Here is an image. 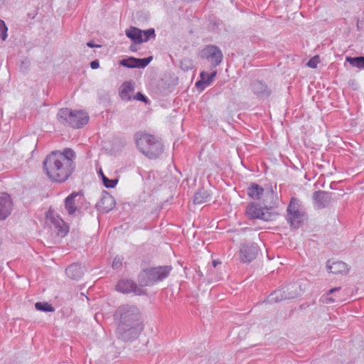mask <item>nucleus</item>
<instances>
[{"mask_svg":"<svg viewBox=\"0 0 364 364\" xmlns=\"http://www.w3.org/2000/svg\"><path fill=\"white\" fill-rule=\"evenodd\" d=\"M75 153L70 148L63 151H54L48 154L43 161V168L48 178L55 182L65 181L75 169Z\"/></svg>","mask_w":364,"mask_h":364,"instance_id":"f257e3e1","label":"nucleus"},{"mask_svg":"<svg viewBox=\"0 0 364 364\" xmlns=\"http://www.w3.org/2000/svg\"><path fill=\"white\" fill-rule=\"evenodd\" d=\"M136 144L139 150L147 158L155 159L164 151L161 140L146 133H137L135 135Z\"/></svg>","mask_w":364,"mask_h":364,"instance_id":"f03ea898","label":"nucleus"},{"mask_svg":"<svg viewBox=\"0 0 364 364\" xmlns=\"http://www.w3.org/2000/svg\"><path fill=\"white\" fill-rule=\"evenodd\" d=\"M121 325L142 326L141 314L138 307L134 305L122 304L119 306L114 315Z\"/></svg>","mask_w":364,"mask_h":364,"instance_id":"7ed1b4c3","label":"nucleus"},{"mask_svg":"<svg viewBox=\"0 0 364 364\" xmlns=\"http://www.w3.org/2000/svg\"><path fill=\"white\" fill-rule=\"evenodd\" d=\"M171 270V266H159L144 269L138 276L139 284L140 287L151 286L166 279Z\"/></svg>","mask_w":364,"mask_h":364,"instance_id":"20e7f679","label":"nucleus"},{"mask_svg":"<svg viewBox=\"0 0 364 364\" xmlns=\"http://www.w3.org/2000/svg\"><path fill=\"white\" fill-rule=\"evenodd\" d=\"M57 117L60 123L75 129L82 127L89 121V116L85 112L73 111L68 108L60 109L58 112Z\"/></svg>","mask_w":364,"mask_h":364,"instance_id":"39448f33","label":"nucleus"},{"mask_svg":"<svg viewBox=\"0 0 364 364\" xmlns=\"http://www.w3.org/2000/svg\"><path fill=\"white\" fill-rule=\"evenodd\" d=\"M304 291L301 282L297 281L272 292L267 299L268 303H277L284 299H291L301 295Z\"/></svg>","mask_w":364,"mask_h":364,"instance_id":"423d86ee","label":"nucleus"},{"mask_svg":"<svg viewBox=\"0 0 364 364\" xmlns=\"http://www.w3.org/2000/svg\"><path fill=\"white\" fill-rule=\"evenodd\" d=\"M246 213L250 219H260L264 221L274 220L277 215L276 211H269L264 206L261 207L259 204L255 203H251L247 206Z\"/></svg>","mask_w":364,"mask_h":364,"instance_id":"0eeeda50","label":"nucleus"},{"mask_svg":"<svg viewBox=\"0 0 364 364\" xmlns=\"http://www.w3.org/2000/svg\"><path fill=\"white\" fill-rule=\"evenodd\" d=\"M142 329V326L118 324L116 335L124 342H132L138 338Z\"/></svg>","mask_w":364,"mask_h":364,"instance_id":"6e6552de","label":"nucleus"},{"mask_svg":"<svg viewBox=\"0 0 364 364\" xmlns=\"http://www.w3.org/2000/svg\"><path fill=\"white\" fill-rule=\"evenodd\" d=\"M304 215L299 210V200L292 198L287 208V220L290 225L298 228L304 220Z\"/></svg>","mask_w":364,"mask_h":364,"instance_id":"1a4fd4ad","label":"nucleus"},{"mask_svg":"<svg viewBox=\"0 0 364 364\" xmlns=\"http://www.w3.org/2000/svg\"><path fill=\"white\" fill-rule=\"evenodd\" d=\"M200 55L210 62L213 68L219 65L223 58L221 50L215 45L206 46L200 50Z\"/></svg>","mask_w":364,"mask_h":364,"instance_id":"9d476101","label":"nucleus"},{"mask_svg":"<svg viewBox=\"0 0 364 364\" xmlns=\"http://www.w3.org/2000/svg\"><path fill=\"white\" fill-rule=\"evenodd\" d=\"M259 247L255 242H244L240 248V259L243 263H250L257 256Z\"/></svg>","mask_w":364,"mask_h":364,"instance_id":"9b49d317","label":"nucleus"},{"mask_svg":"<svg viewBox=\"0 0 364 364\" xmlns=\"http://www.w3.org/2000/svg\"><path fill=\"white\" fill-rule=\"evenodd\" d=\"M263 195L262 203L264 208L269 211H275L274 209L277 206L278 198L271 184L265 186Z\"/></svg>","mask_w":364,"mask_h":364,"instance_id":"f8f14e48","label":"nucleus"},{"mask_svg":"<svg viewBox=\"0 0 364 364\" xmlns=\"http://www.w3.org/2000/svg\"><path fill=\"white\" fill-rule=\"evenodd\" d=\"M116 289L123 294L134 292L136 295H141L144 293V291L131 279H122L119 281L116 286Z\"/></svg>","mask_w":364,"mask_h":364,"instance_id":"ddd939ff","label":"nucleus"},{"mask_svg":"<svg viewBox=\"0 0 364 364\" xmlns=\"http://www.w3.org/2000/svg\"><path fill=\"white\" fill-rule=\"evenodd\" d=\"M152 59V56L144 58L129 57L121 60L119 61V65L128 68H144L150 63Z\"/></svg>","mask_w":364,"mask_h":364,"instance_id":"4468645a","label":"nucleus"},{"mask_svg":"<svg viewBox=\"0 0 364 364\" xmlns=\"http://www.w3.org/2000/svg\"><path fill=\"white\" fill-rule=\"evenodd\" d=\"M331 193L324 191H316L314 192L312 198L314 206L317 209L326 208L331 202Z\"/></svg>","mask_w":364,"mask_h":364,"instance_id":"2eb2a0df","label":"nucleus"},{"mask_svg":"<svg viewBox=\"0 0 364 364\" xmlns=\"http://www.w3.org/2000/svg\"><path fill=\"white\" fill-rule=\"evenodd\" d=\"M251 87L253 93L259 100H264L269 97L272 93V91L268 87L267 85L261 80H257L253 81Z\"/></svg>","mask_w":364,"mask_h":364,"instance_id":"dca6fc26","label":"nucleus"},{"mask_svg":"<svg viewBox=\"0 0 364 364\" xmlns=\"http://www.w3.org/2000/svg\"><path fill=\"white\" fill-rule=\"evenodd\" d=\"M13 203L11 197L7 193H3L0 197V220H5L12 210Z\"/></svg>","mask_w":364,"mask_h":364,"instance_id":"f3484780","label":"nucleus"},{"mask_svg":"<svg viewBox=\"0 0 364 364\" xmlns=\"http://www.w3.org/2000/svg\"><path fill=\"white\" fill-rule=\"evenodd\" d=\"M326 267L329 272L334 274H347L349 271L347 264L342 261L329 259L327 261Z\"/></svg>","mask_w":364,"mask_h":364,"instance_id":"a211bd4d","label":"nucleus"},{"mask_svg":"<svg viewBox=\"0 0 364 364\" xmlns=\"http://www.w3.org/2000/svg\"><path fill=\"white\" fill-rule=\"evenodd\" d=\"M85 269L79 263H73L65 269L67 276L73 280H79L82 277Z\"/></svg>","mask_w":364,"mask_h":364,"instance_id":"6ab92c4d","label":"nucleus"},{"mask_svg":"<svg viewBox=\"0 0 364 364\" xmlns=\"http://www.w3.org/2000/svg\"><path fill=\"white\" fill-rule=\"evenodd\" d=\"M53 228L57 231L58 235L64 237L68 232V226L60 218L50 217L49 218Z\"/></svg>","mask_w":364,"mask_h":364,"instance_id":"aec40b11","label":"nucleus"},{"mask_svg":"<svg viewBox=\"0 0 364 364\" xmlns=\"http://www.w3.org/2000/svg\"><path fill=\"white\" fill-rule=\"evenodd\" d=\"M114 205L115 201L114 198L107 193L102 197L100 202L96 205V207L99 209L101 208L103 212L107 213L114 208Z\"/></svg>","mask_w":364,"mask_h":364,"instance_id":"412c9836","label":"nucleus"},{"mask_svg":"<svg viewBox=\"0 0 364 364\" xmlns=\"http://www.w3.org/2000/svg\"><path fill=\"white\" fill-rule=\"evenodd\" d=\"M125 34L127 36V38H129L134 44H140L143 43L142 30L136 27L130 26L129 28L126 29Z\"/></svg>","mask_w":364,"mask_h":364,"instance_id":"4be33fe9","label":"nucleus"},{"mask_svg":"<svg viewBox=\"0 0 364 364\" xmlns=\"http://www.w3.org/2000/svg\"><path fill=\"white\" fill-rule=\"evenodd\" d=\"M265 187L262 188L255 183H251L248 186L247 191L249 197L254 200H259L263 196Z\"/></svg>","mask_w":364,"mask_h":364,"instance_id":"5701e85b","label":"nucleus"},{"mask_svg":"<svg viewBox=\"0 0 364 364\" xmlns=\"http://www.w3.org/2000/svg\"><path fill=\"white\" fill-rule=\"evenodd\" d=\"M134 90L133 84L131 82L127 81L122 85L119 95L123 100L129 101L132 99V94Z\"/></svg>","mask_w":364,"mask_h":364,"instance_id":"b1692460","label":"nucleus"},{"mask_svg":"<svg viewBox=\"0 0 364 364\" xmlns=\"http://www.w3.org/2000/svg\"><path fill=\"white\" fill-rule=\"evenodd\" d=\"M77 196L81 197V195L78 193L73 192L65 200V206L70 215L73 214L77 210L75 206V198Z\"/></svg>","mask_w":364,"mask_h":364,"instance_id":"393cba45","label":"nucleus"},{"mask_svg":"<svg viewBox=\"0 0 364 364\" xmlns=\"http://www.w3.org/2000/svg\"><path fill=\"white\" fill-rule=\"evenodd\" d=\"M210 198V195L208 191L201 188L195 193L193 203L194 204H202L207 202Z\"/></svg>","mask_w":364,"mask_h":364,"instance_id":"a878e982","label":"nucleus"},{"mask_svg":"<svg viewBox=\"0 0 364 364\" xmlns=\"http://www.w3.org/2000/svg\"><path fill=\"white\" fill-rule=\"evenodd\" d=\"M346 61L353 67H355L359 69H364V56L347 57Z\"/></svg>","mask_w":364,"mask_h":364,"instance_id":"bb28decb","label":"nucleus"},{"mask_svg":"<svg viewBox=\"0 0 364 364\" xmlns=\"http://www.w3.org/2000/svg\"><path fill=\"white\" fill-rule=\"evenodd\" d=\"M35 308L38 311L44 312H53L55 311L54 307L48 302H36Z\"/></svg>","mask_w":364,"mask_h":364,"instance_id":"cd10ccee","label":"nucleus"},{"mask_svg":"<svg viewBox=\"0 0 364 364\" xmlns=\"http://www.w3.org/2000/svg\"><path fill=\"white\" fill-rule=\"evenodd\" d=\"M217 74V71H213L211 73L206 72H201L200 74V78L204 81L205 85H209L213 81V78Z\"/></svg>","mask_w":364,"mask_h":364,"instance_id":"c85d7f7f","label":"nucleus"},{"mask_svg":"<svg viewBox=\"0 0 364 364\" xmlns=\"http://www.w3.org/2000/svg\"><path fill=\"white\" fill-rule=\"evenodd\" d=\"M142 41L144 42H147L150 39H154L156 37L155 30L154 28H149L147 30L142 31Z\"/></svg>","mask_w":364,"mask_h":364,"instance_id":"c756f323","label":"nucleus"},{"mask_svg":"<svg viewBox=\"0 0 364 364\" xmlns=\"http://www.w3.org/2000/svg\"><path fill=\"white\" fill-rule=\"evenodd\" d=\"M102 179L103 185L106 188H114L118 182L117 179H109L107 176H105L104 174H102Z\"/></svg>","mask_w":364,"mask_h":364,"instance_id":"7c9ffc66","label":"nucleus"},{"mask_svg":"<svg viewBox=\"0 0 364 364\" xmlns=\"http://www.w3.org/2000/svg\"><path fill=\"white\" fill-rule=\"evenodd\" d=\"M8 28L4 21L0 19V38L2 41H5L8 36Z\"/></svg>","mask_w":364,"mask_h":364,"instance_id":"2f4dec72","label":"nucleus"},{"mask_svg":"<svg viewBox=\"0 0 364 364\" xmlns=\"http://www.w3.org/2000/svg\"><path fill=\"white\" fill-rule=\"evenodd\" d=\"M221 25V21L219 19L213 18L210 21L209 24V28L211 31L218 30Z\"/></svg>","mask_w":364,"mask_h":364,"instance_id":"473e14b6","label":"nucleus"},{"mask_svg":"<svg viewBox=\"0 0 364 364\" xmlns=\"http://www.w3.org/2000/svg\"><path fill=\"white\" fill-rule=\"evenodd\" d=\"M123 257L120 256H117L113 260L112 267L113 269H118L122 265Z\"/></svg>","mask_w":364,"mask_h":364,"instance_id":"72a5a7b5","label":"nucleus"},{"mask_svg":"<svg viewBox=\"0 0 364 364\" xmlns=\"http://www.w3.org/2000/svg\"><path fill=\"white\" fill-rule=\"evenodd\" d=\"M318 56H315L312 58H311L308 63H307V65L309 67V68H316V66H317V63H318Z\"/></svg>","mask_w":364,"mask_h":364,"instance_id":"f704fd0d","label":"nucleus"},{"mask_svg":"<svg viewBox=\"0 0 364 364\" xmlns=\"http://www.w3.org/2000/svg\"><path fill=\"white\" fill-rule=\"evenodd\" d=\"M134 99L136 100L145 102L147 101L146 97L145 95H144L142 93H141L140 92L136 93V95L134 97Z\"/></svg>","mask_w":364,"mask_h":364,"instance_id":"c9c22d12","label":"nucleus"},{"mask_svg":"<svg viewBox=\"0 0 364 364\" xmlns=\"http://www.w3.org/2000/svg\"><path fill=\"white\" fill-rule=\"evenodd\" d=\"M341 299L335 296H327L326 298V301L327 303H333V302H336V301H341Z\"/></svg>","mask_w":364,"mask_h":364,"instance_id":"e433bc0d","label":"nucleus"},{"mask_svg":"<svg viewBox=\"0 0 364 364\" xmlns=\"http://www.w3.org/2000/svg\"><path fill=\"white\" fill-rule=\"evenodd\" d=\"M205 83L204 82V81L200 78V80L197 81L196 83V87L198 88V89H204V87H205Z\"/></svg>","mask_w":364,"mask_h":364,"instance_id":"4c0bfd02","label":"nucleus"},{"mask_svg":"<svg viewBox=\"0 0 364 364\" xmlns=\"http://www.w3.org/2000/svg\"><path fill=\"white\" fill-rule=\"evenodd\" d=\"M90 67L93 70L98 68L100 67V63H99L98 60H92L90 63Z\"/></svg>","mask_w":364,"mask_h":364,"instance_id":"58836bf2","label":"nucleus"},{"mask_svg":"<svg viewBox=\"0 0 364 364\" xmlns=\"http://www.w3.org/2000/svg\"><path fill=\"white\" fill-rule=\"evenodd\" d=\"M87 46L90 48H98L101 47L100 45L95 44L93 41H89L87 43Z\"/></svg>","mask_w":364,"mask_h":364,"instance_id":"ea45409f","label":"nucleus"},{"mask_svg":"<svg viewBox=\"0 0 364 364\" xmlns=\"http://www.w3.org/2000/svg\"><path fill=\"white\" fill-rule=\"evenodd\" d=\"M28 16L31 18H34L35 16L37 15V11H34L33 13H28Z\"/></svg>","mask_w":364,"mask_h":364,"instance_id":"a19ab883","label":"nucleus"},{"mask_svg":"<svg viewBox=\"0 0 364 364\" xmlns=\"http://www.w3.org/2000/svg\"><path fill=\"white\" fill-rule=\"evenodd\" d=\"M341 289V287H335L328 291V294H333L335 291H339Z\"/></svg>","mask_w":364,"mask_h":364,"instance_id":"79ce46f5","label":"nucleus"},{"mask_svg":"<svg viewBox=\"0 0 364 364\" xmlns=\"http://www.w3.org/2000/svg\"><path fill=\"white\" fill-rule=\"evenodd\" d=\"M129 50H132V51H136V46H134V45L130 46Z\"/></svg>","mask_w":364,"mask_h":364,"instance_id":"37998d69","label":"nucleus"},{"mask_svg":"<svg viewBox=\"0 0 364 364\" xmlns=\"http://www.w3.org/2000/svg\"><path fill=\"white\" fill-rule=\"evenodd\" d=\"M218 264H220V262H218V261H216V260H213V265L214 267H215Z\"/></svg>","mask_w":364,"mask_h":364,"instance_id":"c03bdc74","label":"nucleus"},{"mask_svg":"<svg viewBox=\"0 0 364 364\" xmlns=\"http://www.w3.org/2000/svg\"><path fill=\"white\" fill-rule=\"evenodd\" d=\"M4 2V0H0V5H2Z\"/></svg>","mask_w":364,"mask_h":364,"instance_id":"a18cd8bd","label":"nucleus"},{"mask_svg":"<svg viewBox=\"0 0 364 364\" xmlns=\"http://www.w3.org/2000/svg\"><path fill=\"white\" fill-rule=\"evenodd\" d=\"M102 174H103V173H102V170H100V175H101L102 176Z\"/></svg>","mask_w":364,"mask_h":364,"instance_id":"49530a36","label":"nucleus"}]
</instances>
